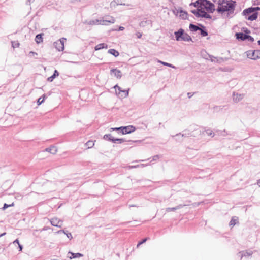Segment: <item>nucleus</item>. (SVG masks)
Segmentation results:
<instances>
[{
	"instance_id": "nucleus-1",
	"label": "nucleus",
	"mask_w": 260,
	"mask_h": 260,
	"mask_svg": "<svg viewBox=\"0 0 260 260\" xmlns=\"http://www.w3.org/2000/svg\"><path fill=\"white\" fill-rule=\"evenodd\" d=\"M215 5L217 6L216 10L219 13H223L225 12L228 13H233L236 2L232 0H214Z\"/></svg>"
},
{
	"instance_id": "nucleus-2",
	"label": "nucleus",
	"mask_w": 260,
	"mask_h": 260,
	"mask_svg": "<svg viewBox=\"0 0 260 260\" xmlns=\"http://www.w3.org/2000/svg\"><path fill=\"white\" fill-rule=\"evenodd\" d=\"M198 4V5H194L197 7V9L192 10L191 12L198 17L210 18V15L208 14L209 12L205 10L200 4Z\"/></svg>"
},
{
	"instance_id": "nucleus-3",
	"label": "nucleus",
	"mask_w": 260,
	"mask_h": 260,
	"mask_svg": "<svg viewBox=\"0 0 260 260\" xmlns=\"http://www.w3.org/2000/svg\"><path fill=\"white\" fill-rule=\"evenodd\" d=\"M198 4H200L204 7V9L208 12L212 13L215 10L214 4L209 1L198 0L194 3V5H198Z\"/></svg>"
},
{
	"instance_id": "nucleus-4",
	"label": "nucleus",
	"mask_w": 260,
	"mask_h": 260,
	"mask_svg": "<svg viewBox=\"0 0 260 260\" xmlns=\"http://www.w3.org/2000/svg\"><path fill=\"white\" fill-rule=\"evenodd\" d=\"M116 94L121 98H124L128 96L129 94V89L128 90H122L118 85L114 86Z\"/></svg>"
},
{
	"instance_id": "nucleus-5",
	"label": "nucleus",
	"mask_w": 260,
	"mask_h": 260,
	"mask_svg": "<svg viewBox=\"0 0 260 260\" xmlns=\"http://www.w3.org/2000/svg\"><path fill=\"white\" fill-rule=\"evenodd\" d=\"M247 56L251 59L256 60L260 58V50H249L246 52Z\"/></svg>"
},
{
	"instance_id": "nucleus-6",
	"label": "nucleus",
	"mask_w": 260,
	"mask_h": 260,
	"mask_svg": "<svg viewBox=\"0 0 260 260\" xmlns=\"http://www.w3.org/2000/svg\"><path fill=\"white\" fill-rule=\"evenodd\" d=\"M114 129L121 130L122 134H126L134 132L136 128L132 125H129L125 127L115 128Z\"/></svg>"
},
{
	"instance_id": "nucleus-7",
	"label": "nucleus",
	"mask_w": 260,
	"mask_h": 260,
	"mask_svg": "<svg viewBox=\"0 0 260 260\" xmlns=\"http://www.w3.org/2000/svg\"><path fill=\"white\" fill-rule=\"evenodd\" d=\"M236 36L237 39L241 40L242 41L245 40H248L250 42H253L254 41V39L251 36L243 33H236Z\"/></svg>"
},
{
	"instance_id": "nucleus-8",
	"label": "nucleus",
	"mask_w": 260,
	"mask_h": 260,
	"mask_svg": "<svg viewBox=\"0 0 260 260\" xmlns=\"http://www.w3.org/2000/svg\"><path fill=\"white\" fill-rule=\"evenodd\" d=\"M66 41V39L62 38L54 43V46L56 49L59 51H63L64 50V43Z\"/></svg>"
},
{
	"instance_id": "nucleus-9",
	"label": "nucleus",
	"mask_w": 260,
	"mask_h": 260,
	"mask_svg": "<svg viewBox=\"0 0 260 260\" xmlns=\"http://www.w3.org/2000/svg\"><path fill=\"white\" fill-rule=\"evenodd\" d=\"M175 13L177 16L182 19H186L188 18L187 13L181 9H176Z\"/></svg>"
},
{
	"instance_id": "nucleus-10",
	"label": "nucleus",
	"mask_w": 260,
	"mask_h": 260,
	"mask_svg": "<svg viewBox=\"0 0 260 260\" xmlns=\"http://www.w3.org/2000/svg\"><path fill=\"white\" fill-rule=\"evenodd\" d=\"M114 22H115V19L113 17H111L110 19L109 20H103L102 21L101 20L96 19V20L93 21V24L105 25L107 24V23H114Z\"/></svg>"
},
{
	"instance_id": "nucleus-11",
	"label": "nucleus",
	"mask_w": 260,
	"mask_h": 260,
	"mask_svg": "<svg viewBox=\"0 0 260 260\" xmlns=\"http://www.w3.org/2000/svg\"><path fill=\"white\" fill-rule=\"evenodd\" d=\"M51 223L55 226L60 227L62 225V222L57 218H53L51 220Z\"/></svg>"
},
{
	"instance_id": "nucleus-12",
	"label": "nucleus",
	"mask_w": 260,
	"mask_h": 260,
	"mask_svg": "<svg viewBox=\"0 0 260 260\" xmlns=\"http://www.w3.org/2000/svg\"><path fill=\"white\" fill-rule=\"evenodd\" d=\"M257 10H260V8L259 7H255V8H249L248 9H246L243 11V14L245 16H247L250 13H253L255 11H256Z\"/></svg>"
},
{
	"instance_id": "nucleus-13",
	"label": "nucleus",
	"mask_w": 260,
	"mask_h": 260,
	"mask_svg": "<svg viewBox=\"0 0 260 260\" xmlns=\"http://www.w3.org/2000/svg\"><path fill=\"white\" fill-rule=\"evenodd\" d=\"M82 256H83V254L80 253H74L71 252H69L67 254V257L70 259L79 258Z\"/></svg>"
},
{
	"instance_id": "nucleus-14",
	"label": "nucleus",
	"mask_w": 260,
	"mask_h": 260,
	"mask_svg": "<svg viewBox=\"0 0 260 260\" xmlns=\"http://www.w3.org/2000/svg\"><path fill=\"white\" fill-rule=\"evenodd\" d=\"M183 33V30L181 29L179 30L178 31L176 32L175 33V37L177 41H180L181 40V37L182 36Z\"/></svg>"
},
{
	"instance_id": "nucleus-15",
	"label": "nucleus",
	"mask_w": 260,
	"mask_h": 260,
	"mask_svg": "<svg viewBox=\"0 0 260 260\" xmlns=\"http://www.w3.org/2000/svg\"><path fill=\"white\" fill-rule=\"evenodd\" d=\"M45 151L46 152H50L53 154H55L57 151V149L56 148V147H54V146H51L49 148H47L45 149Z\"/></svg>"
},
{
	"instance_id": "nucleus-16",
	"label": "nucleus",
	"mask_w": 260,
	"mask_h": 260,
	"mask_svg": "<svg viewBox=\"0 0 260 260\" xmlns=\"http://www.w3.org/2000/svg\"><path fill=\"white\" fill-rule=\"evenodd\" d=\"M243 98V94H234L233 100L235 102H238Z\"/></svg>"
},
{
	"instance_id": "nucleus-17",
	"label": "nucleus",
	"mask_w": 260,
	"mask_h": 260,
	"mask_svg": "<svg viewBox=\"0 0 260 260\" xmlns=\"http://www.w3.org/2000/svg\"><path fill=\"white\" fill-rule=\"evenodd\" d=\"M111 72L114 74V76L117 78H120L121 76V72L120 70L117 69H112Z\"/></svg>"
},
{
	"instance_id": "nucleus-18",
	"label": "nucleus",
	"mask_w": 260,
	"mask_h": 260,
	"mask_svg": "<svg viewBox=\"0 0 260 260\" xmlns=\"http://www.w3.org/2000/svg\"><path fill=\"white\" fill-rule=\"evenodd\" d=\"M43 35V34H40L37 35L36 36L35 41L37 44H39L40 43L43 42V39L42 37Z\"/></svg>"
},
{
	"instance_id": "nucleus-19",
	"label": "nucleus",
	"mask_w": 260,
	"mask_h": 260,
	"mask_svg": "<svg viewBox=\"0 0 260 260\" xmlns=\"http://www.w3.org/2000/svg\"><path fill=\"white\" fill-rule=\"evenodd\" d=\"M108 48V46L107 45L104 44V43H101V44H99L98 45H97L95 47V50H100L101 49H103V48Z\"/></svg>"
},
{
	"instance_id": "nucleus-20",
	"label": "nucleus",
	"mask_w": 260,
	"mask_h": 260,
	"mask_svg": "<svg viewBox=\"0 0 260 260\" xmlns=\"http://www.w3.org/2000/svg\"><path fill=\"white\" fill-rule=\"evenodd\" d=\"M238 222V218L236 217H233L232 218L231 220L230 221L229 225H230V226L233 227Z\"/></svg>"
},
{
	"instance_id": "nucleus-21",
	"label": "nucleus",
	"mask_w": 260,
	"mask_h": 260,
	"mask_svg": "<svg viewBox=\"0 0 260 260\" xmlns=\"http://www.w3.org/2000/svg\"><path fill=\"white\" fill-rule=\"evenodd\" d=\"M257 18V13H254L252 15L247 17V19L251 21H253Z\"/></svg>"
},
{
	"instance_id": "nucleus-22",
	"label": "nucleus",
	"mask_w": 260,
	"mask_h": 260,
	"mask_svg": "<svg viewBox=\"0 0 260 260\" xmlns=\"http://www.w3.org/2000/svg\"><path fill=\"white\" fill-rule=\"evenodd\" d=\"M191 38L190 37L187 35V34L186 33H183V35H182V36L181 37V40H183V41H189V40H191Z\"/></svg>"
},
{
	"instance_id": "nucleus-23",
	"label": "nucleus",
	"mask_w": 260,
	"mask_h": 260,
	"mask_svg": "<svg viewBox=\"0 0 260 260\" xmlns=\"http://www.w3.org/2000/svg\"><path fill=\"white\" fill-rule=\"evenodd\" d=\"M189 29L192 31H196L197 30H199V29H201V28L194 24H191L189 25Z\"/></svg>"
},
{
	"instance_id": "nucleus-24",
	"label": "nucleus",
	"mask_w": 260,
	"mask_h": 260,
	"mask_svg": "<svg viewBox=\"0 0 260 260\" xmlns=\"http://www.w3.org/2000/svg\"><path fill=\"white\" fill-rule=\"evenodd\" d=\"M94 141H88L86 143V147H87V148H91L92 147H93L94 145Z\"/></svg>"
},
{
	"instance_id": "nucleus-25",
	"label": "nucleus",
	"mask_w": 260,
	"mask_h": 260,
	"mask_svg": "<svg viewBox=\"0 0 260 260\" xmlns=\"http://www.w3.org/2000/svg\"><path fill=\"white\" fill-rule=\"evenodd\" d=\"M108 52L109 53L112 54L115 57H117L119 55V52L115 49H110L109 50Z\"/></svg>"
},
{
	"instance_id": "nucleus-26",
	"label": "nucleus",
	"mask_w": 260,
	"mask_h": 260,
	"mask_svg": "<svg viewBox=\"0 0 260 260\" xmlns=\"http://www.w3.org/2000/svg\"><path fill=\"white\" fill-rule=\"evenodd\" d=\"M45 98H46V95L45 94H44L42 97H40V98H39L37 101V104L38 105H40L42 103H43Z\"/></svg>"
},
{
	"instance_id": "nucleus-27",
	"label": "nucleus",
	"mask_w": 260,
	"mask_h": 260,
	"mask_svg": "<svg viewBox=\"0 0 260 260\" xmlns=\"http://www.w3.org/2000/svg\"><path fill=\"white\" fill-rule=\"evenodd\" d=\"M158 62L159 63H160L161 64L164 65V66H168V67H169L175 68V67L174 66H173L172 64H170V63H167V62H163V61H160V60H158Z\"/></svg>"
},
{
	"instance_id": "nucleus-28",
	"label": "nucleus",
	"mask_w": 260,
	"mask_h": 260,
	"mask_svg": "<svg viewBox=\"0 0 260 260\" xmlns=\"http://www.w3.org/2000/svg\"><path fill=\"white\" fill-rule=\"evenodd\" d=\"M19 45L20 44L17 41H12V45L14 48L18 47Z\"/></svg>"
},
{
	"instance_id": "nucleus-29",
	"label": "nucleus",
	"mask_w": 260,
	"mask_h": 260,
	"mask_svg": "<svg viewBox=\"0 0 260 260\" xmlns=\"http://www.w3.org/2000/svg\"><path fill=\"white\" fill-rule=\"evenodd\" d=\"M199 30L200 31V34L202 37H205L208 35V33L205 30L201 28V29H199Z\"/></svg>"
},
{
	"instance_id": "nucleus-30",
	"label": "nucleus",
	"mask_w": 260,
	"mask_h": 260,
	"mask_svg": "<svg viewBox=\"0 0 260 260\" xmlns=\"http://www.w3.org/2000/svg\"><path fill=\"white\" fill-rule=\"evenodd\" d=\"M178 209L177 207H174V208H168L166 209V211L167 212H171V211H174L176 210H177Z\"/></svg>"
},
{
	"instance_id": "nucleus-31",
	"label": "nucleus",
	"mask_w": 260,
	"mask_h": 260,
	"mask_svg": "<svg viewBox=\"0 0 260 260\" xmlns=\"http://www.w3.org/2000/svg\"><path fill=\"white\" fill-rule=\"evenodd\" d=\"M147 240V238L144 239L142 241H140L138 243L137 247H139L141 244L145 243Z\"/></svg>"
},
{
	"instance_id": "nucleus-32",
	"label": "nucleus",
	"mask_w": 260,
	"mask_h": 260,
	"mask_svg": "<svg viewBox=\"0 0 260 260\" xmlns=\"http://www.w3.org/2000/svg\"><path fill=\"white\" fill-rule=\"evenodd\" d=\"M14 205V203H13L12 204L8 205L7 204H5L4 205L3 209H5L9 207L13 206Z\"/></svg>"
},
{
	"instance_id": "nucleus-33",
	"label": "nucleus",
	"mask_w": 260,
	"mask_h": 260,
	"mask_svg": "<svg viewBox=\"0 0 260 260\" xmlns=\"http://www.w3.org/2000/svg\"><path fill=\"white\" fill-rule=\"evenodd\" d=\"M112 141L113 142H116V141H119L120 143H122L124 142V140L122 139H112Z\"/></svg>"
},
{
	"instance_id": "nucleus-34",
	"label": "nucleus",
	"mask_w": 260,
	"mask_h": 260,
	"mask_svg": "<svg viewBox=\"0 0 260 260\" xmlns=\"http://www.w3.org/2000/svg\"><path fill=\"white\" fill-rule=\"evenodd\" d=\"M55 78V76H54V75H52L51 76H50V77H49L48 79H47V80L48 81H50V82H52L53 81V80Z\"/></svg>"
},
{
	"instance_id": "nucleus-35",
	"label": "nucleus",
	"mask_w": 260,
	"mask_h": 260,
	"mask_svg": "<svg viewBox=\"0 0 260 260\" xmlns=\"http://www.w3.org/2000/svg\"><path fill=\"white\" fill-rule=\"evenodd\" d=\"M136 37H137L138 38L140 39V38H141L142 37V33H141V32H137L136 34Z\"/></svg>"
},
{
	"instance_id": "nucleus-36",
	"label": "nucleus",
	"mask_w": 260,
	"mask_h": 260,
	"mask_svg": "<svg viewBox=\"0 0 260 260\" xmlns=\"http://www.w3.org/2000/svg\"><path fill=\"white\" fill-rule=\"evenodd\" d=\"M53 75L55 77H58L59 76V73L58 72V71L57 70H55Z\"/></svg>"
},
{
	"instance_id": "nucleus-37",
	"label": "nucleus",
	"mask_w": 260,
	"mask_h": 260,
	"mask_svg": "<svg viewBox=\"0 0 260 260\" xmlns=\"http://www.w3.org/2000/svg\"><path fill=\"white\" fill-rule=\"evenodd\" d=\"M244 31L245 33V34L248 35L250 33V31L247 29H246L245 30H244Z\"/></svg>"
},
{
	"instance_id": "nucleus-38",
	"label": "nucleus",
	"mask_w": 260,
	"mask_h": 260,
	"mask_svg": "<svg viewBox=\"0 0 260 260\" xmlns=\"http://www.w3.org/2000/svg\"><path fill=\"white\" fill-rule=\"evenodd\" d=\"M66 235L68 238H72V235L70 233L66 234Z\"/></svg>"
},
{
	"instance_id": "nucleus-39",
	"label": "nucleus",
	"mask_w": 260,
	"mask_h": 260,
	"mask_svg": "<svg viewBox=\"0 0 260 260\" xmlns=\"http://www.w3.org/2000/svg\"><path fill=\"white\" fill-rule=\"evenodd\" d=\"M18 245H19V249H20L19 251H21L22 250V246L20 244H18Z\"/></svg>"
},
{
	"instance_id": "nucleus-40",
	"label": "nucleus",
	"mask_w": 260,
	"mask_h": 260,
	"mask_svg": "<svg viewBox=\"0 0 260 260\" xmlns=\"http://www.w3.org/2000/svg\"><path fill=\"white\" fill-rule=\"evenodd\" d=\"M17 243L18 244H19V241H18V240H17V239H16V240H15V241H14V243Z\"/></svg>"
},
{
	"instance_id": "nucleus-41",
	"label": "nucleus",
	"mask_w": 260,
	"mask_h": 260,
	"mask_svg": "<svg viewBox=\"0 0 260 260\" xmlns=\"http://www.w3.org/2000/svg\"><path fill=\"white\" fill-rule=\"evenodd\" d=\"M119 29H120V30H123L124 29V27H120L119 28Z\"/></svg>"
},
{
	"instance_id": "nucleus-42",
	"label": "nucleus",
	"mask_w": 260,
	"mask_h": 260,
	"mask_svg": "<svg viewBox=\"0 0 260 260\" xmlns=\"http://www.w3.org/2000/svg\"><path fill=\"white\" fill-rule=\"evenodd\" d=\"M257 184L260 186V179L257 181Z\"/></svg>"
},
{
	"instance_id": "nucleus-43",
	"label": "nucleus",
	"mask_w": 260,
	"mask_h": 260,
	"mask_svg": "<svg viewBox=\"0 0 260 260\" xmlns=\"http://www.w3.org/2000/svg\"><path fill=\"white\" fill-rule=\"evenodd\" d=\"M258 45H260V40H259V41H258Z\"/></svg>"
},
{
	"instance_id": "nucleus-44",
	"label": "nucleus",
	"mask_w": 260,
	"mask_h": 260,
	"mask_svg": "<svg viewBox=\"0 0 260 260\" xmlns=\"http://www.w3.org/2000/svg\"><path fill=\"white\" fill-rule=\"evenodd\" d=\"M5 233H4L3 234H2L1 235V236H3V235H5Z\"/></svg>"
},
{
	"instance_id": "nucleus-45",
	"label": "nucleus",
	"mask_w": 260,
	"mask_h": 260,
	"mask_svg": "<svg viewBox=\"0 0 260 260\" xmlns=\"http://www.w3.org/2000/svg\"><path fill=\"white\" fill-rule=\"evenodd\" d=\"M248 254L250 255H251V252H250V253H248Z\"/></svg>"
}]
</instances>
